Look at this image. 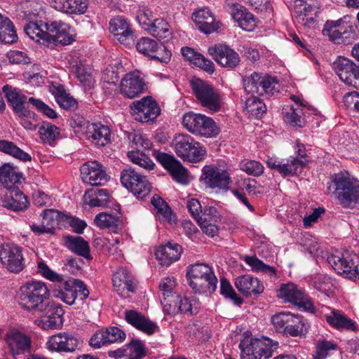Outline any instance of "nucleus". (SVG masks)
I'll list each match as a JSON object with an SVG mask.
<instances>
[{
  "mask_svg": "<svg viewBox=\"0 0 359 359\" xmlns=\"http://www.w3.org/2000/svg\"><path fill=\"white\" fill-rule=\"evenodd\" d=\"M6 341L13 357L30 353L31 338L19 330H12L8 332L6 334Z\"/></svg>",
  "mask_w": 359,
  "mask_h": 359,
  "instance_id": "nucleus-22",
  "label": "nucleus"
},
{
  "mask_svg": "<svg viewBox=\"0 0 359 359\" xmlns=\"http://www.w3.org/2000/svg\"><path fill=\"white\" fill-rule=\"evenodd\" d=\"M262 341V346H260V351L258 353L261 356V359H269L272 357L273 352L278 348V344L273 341L269 338L260 339Z\"/></svg>",
  "mask_w": 359,
  "mask_h": 359,
  "instance_id": "nucleus-62",
  "label": "nucleus"
},
{
  "mask_svg": "<svg viewBox=\"0 0 359 359\" xmlns=\"http://www.w3.org/2000/svg\"><path fill=\"white\" fill-rule=\"evenodd\" d=\"M127 156L132 163L147 170L149 171L154 169L155 163L153 161L140 150H131L128 152Z\"/></svg>",
  "mask_w": 359,
  "mask_h": 359,
  "instance_id": "nucleus-47",
  "label": "nucleus"
},
{
  "mask_svg": "<svg viewBox=\"0 0 359 359\" xmlns=\"http://www.w3.org/2000/svg\"><path fill=\"white\" fill-rule=\"evenodd\" d=\"M316 0H295L293 19L295 23L311 27L315 24V17L318 11Z\"/></svg>",
  "mask_w": 359,
  "mask_h": 359,
  "instance_id": "nucleus-12",
  "label": "nucleus"
},
{
  "mask_svg": "<svg viewBox=\"0 0 359 359\" xmlns=\"http://www.w3.org/2000/svg\"><path fill=\"white\" fill-rule=\"evenodd\" d=\"M180 296L175 292V295L163 297L162 304L163 311L168 315L176 316L180 313Z\"/></svg>",
  "mask_w": 359,
  "mask_h": 359,
  "instance_id": "nucleus-56",
  "label": "nucleus"
},
{
  "mask_svg": "<svg viewBox=\"0 0 359 359\" xmlns=\"http://www.w3.org/2000/svg\"><path fill=\"white\" fill-rule=\"evenodd\" d=\"M56 8L68 14H83L88 6V0H57Z\"/></svg>",
  "mask_w": 359,
  "mask_h": 359,
  "instance_id": "nucleus-36",
  "label": "nucleus"
},
{
  "mask_svg": "<svg viewBox=\"0 0 359 359\" xmlns=\"http://www.w3.org/2000/svg\"><path fill=\"white\" fill-rule=\"evenodd\" d=\"M136 48L145 56L161 62L167 63L171 58V52L164 45L148 37L141 38L136 44Z\"/></svg>",
  "mask_w": 359,
  "mask_h": 359,
  "instance_id": "nucleus-13",
  "label": "nucleus"
},
{
  "mask_svg": "<svg viewBox=\"0 0 359 359\" xmlns=\"http://www.w3.org/2000/svg\"><path fill=\"white\" fill-rule=\"evenodd\" d=\"M36 312L41 315L37 325L43 330H56L63 325L65 312L59 304L49 301Z\"/></svg>",
  "mask_w": 359,
  "mask_h": 359,
  "instance_id": "nucleus-10",
  "label": "nucleus"
},
{
  "mask_svg": "<svg viewBox=\"0 0 359 359\" xmlns=\"http://www.w3.org/2000/svg\"><path fill=\"white\" fill-rule=\"evenodd\" d=\"M248 2L252 8L263 15L264 18L269 17L273 13L271 0H248Z\"/></svg>",
  "mask_w": 359,
  "mask_h": 359,
  "instance_id": "nucleus-61",
  "label": "nucleus"
},
{
  "mask_svg": "<svg viewBox=\"0 0 359 359\" xmlns=\"http://www.w3.org/2000/svg\"><path fill=\"white\" fill-rule=\"evenodd\" d=\"M233 18L238 23V25L244 30L251 31L255 26V19L254 15L247 11L243 6L237 8V11L233 13Z\"/></svg>",
  "mask_w": 359,
  "mask_h": 359,
  "instance_id": "nucleus-44",
  "label": "nucleus"
},
{
  "mask_svg": "<svg viewBox=\"0 0 359 359\" xmlns=\"http://www.w3.org/2000/svg\"><path fill=\"white\" fill-rule=\"evenodd\" d=\"M327 262L337 273L354 281L359 280V259L356 255H332L327 257Z\"/></svg>",
  "mask_w": 359,
  "mask_h": 359,
  "instance_id": "nucleus-8",
  "label": "nucleus"
},
{
  "mask_svg": "<svg viewBox=\"0 0 359 359\" xmlns=\"http://www.w3.org/2000/svg\"><path fill=\"white\" fill-rule=\"evenodd\" d=\"M131 139V147L133 150H140V148L149 149L152 147V142L144 135L134 133L129 136Z\"/></svg>",
  "mask_w": 359,
  "mask_h": 359,
  "instance_id": "nucleus-64",
  "label": "nucleus"
},
{
  "mask_svg": "<svg viewBox=\"0 0 359 359\" xmlns=\"http://www.w3.org/2000/svg\"><path fill=\"white\" fill-rule=\"evenodd\" d=\"M151 202L156 210L157 213L161 215L165 220L170 224L176 223L177 220V215L173 213L168 203L160 196L154 195Z\"/></svg>",
  "mask_w": 359,
  "mask_h": 359,
  "instance_id": "nucleus-43",
  "label": "nucleus"
},
{
  "mask_svg": "<svg viewBox=\"0 0 359 359\" xmlns=\"http://www.w3.org/2000/svg\"><path fill=\"white\" fill-rule=\"evenodd\" d=\"M234 284L238 290L246 297L252 294H259L264 291V286L259 280L248 275L236 278Z\"/></svg>",
  "mask_w": 359,
  "mask_h": 359,
  "instance_id": "nucleus-30",
  "label": "nucleus"
},
{
  "mask_svg": "<svg viewBox=\"0 0 359 359\" xmlns=\"http://www.w3.org/2000/svg\"><path fill=\"white\" fill-rule=\"evenodd\" d=\"M0 18H1L0 20V41L6 43H12L16 41L18 36L13 22L8 18L2 15L1 13Z\"/></svg>",
  "mask_w": 359,
  "mask_h": 359,
  "instance_id": "nucleus-42",
  "label": "nucleus"
},
{
  "mask_svg": "<svg viewBox=\"0 0 359 359\" xmlns=\"http://www.w3.org/2000/svg\"><path fill=\"white\" fill-rule=\"evenodd\" d=\"M206 156L204 147L189 135L181 134V158L192 163L200 162Z\"/></svg>",
  "mask_w": 359,
  "mask_h": 359,
  "instance_id": "nucleus-18",
  "label": "nucleus"
},
{
  "mask_svg": "<svg viewBox=\"0 0 359 359\" xmlns=\"http://www.w3.org/2000/svg\"><path fill=\"white\" fill-rule=\"evenodd\" d=\"M21 174L18 172L17 168L10 164H4L0 168V183H1L6 189L16 187L15 184L20 182Z\"/></svg>",
  "mask_w": 359,
  "mask_h": 359,
  "instance_id": "nucleus-38",
  "label": "nucleus"
},
{
  "mask_svg": "<svg viewBox=\"0 0 359 359\" xmlns=\"http://www.w3.org/2000/svg\"><path fill=\"white\" fill-rule=\"evenodd\" d=\"M327 323L338 330H355V323L344 314L341 311L333 309L329 313L324 315Z\"/></svg>",
  "mask_w": 359,
  "mask_h": 359,
  "instance_id": "nucleus-29",
  "label": "nucleus"
},
{
  "mask_svg": "<svg viewBox=\"0 0 359 359\" xmlns=\"http://www.w3.org/2000/svg\"><path fill=\"white\" fill-rule=\"evenodd\" d=\"M65 245L69 250L75 254L83 257L87 259H91L90 247L88 243L81 236H69L65 237Z\"/></svg>",
  "mask_w": 359,
  "mask_h": 359,
  "instance_id": "nucleus-35",
  "label": "nucleus"
},
{
  "mask_svg": "<svg viewBox=\"0 0 359 359\" xmlns=\"http://www.w3.org/2000/svg\"><path fill=\"white\" fill-rule=\"evenodd\" d=\"M305 324L303 318L289 313L285 333L292 337H297L304 332Z\"/></svg>",
  "mask_w": 359,
  "mask_h": 359,
  "instance_id": "nucleus-51",
  "label": "nucleus"
},
{
  "mask_svg": "<svg viewBox=\"0 0 359 359\" xmlns=\"http://www.w3.org/2000/svg\"><path fill=\"white\" fill-rule=\"evenodd\" d=\"M146 83L140 71L126 74L121 82V93L128 98H133L143 93Z\"/></svg>",
  "mask_w": 359,
  "mask_h": 359,
  "instance_id": "nucleus-20",
  "label": "nucleus"
},
{
  "mask_svg": "<svg viewBox=\"0 0 359 359\" xmlns=\"http://www.w3.org/2000/svg\"><path fill=\"white\" fill-rule=\"evenodd\" d=\"M154 156L177 182H180V162L172 155L154 151Z\"/></svg>",
  "mask_w": 359,
  "mask_h": 359,
  "instance_id": "nucleus-32",
  "label": "nucleus"
},
{
  "mask_svg": "<svg viewBox=\"0 0 359 359\" xmlns=\"http://www.w3.org/2000/svg\"><path fill=\"white\" fill-rule=\"evenodd\" d=\"M260 346H262L260 339L245 338L239 344L241 358L243 359H261V356L258 353V351H260Z\"/></svg>",
  "mask_w": 359,
  "mask_h": 359,
  "instance_id": "nucleus-37",
  "label": "nucleus"
},
{
  "mask_svg": "<svg viewBox=\"0 0 359 359\" xmlns=\"http://www.w3.org/2000/svg\"><path fill=\"white\" fill-rule=\"evenodd\" d=\"M2 91L6 97L7 102L15 114L22 113V111L27 112L25 104L27 100V97L20 90L7 84L4 86Z\"/></svg>",
  "mask_w": 359,
  "mask_h": 359,
  "instance_id": "nucleus-28",
  "label": "nucleus"
},
{
  "mask_svg": "<svg viewBox=\"0 0 359 359\" xmlns=\"http://www.w3.org/2000/svg\"><path fill=\"white\" fill-rule=\"evenodd\" d=\"M240 168L247 174L256 177L262 175L264 170L262 163L252 160H243L240 163Z\"/></svg>",
  "mask_w": 359,
  "mask_h": 359,
  "instance_id": "nucleus-58",
  "label": "nucleus"
},
{
  "mask_svg": "<svg viewBox=\"0 0 359 359\" xmlns=\"http://www.w3.org/2000/svg\"><path fill=\"white\" fill-rule=\"evenodd\" d=\"M67 215L56 210H45L43 215L42 223L45 226L52 227V233H54L55 226L60 222L65 221Z\"/></svg>",
  "mask_w": 359,
  "mask_h": 359,
  "instance_id": "nucleus-52",
  "label": "nucleus"
},
{
  "mask_svg": "<svg viewBox=\"0 0 359 359\" xmlns=\"http://www.w3.org/2000/svg\"><path fill=\"white\" fill-rule=\"evenodd\" d=\"M0 260L11 272L18 273L25 267L24 258L20 248L5 245L0 250Z\"/></svg>",
  "mask_w": 359,
  "mask_h": 359,
  "instance_id": "nucleus-21",
  "label": "nucleus"
},
{
  "mask_svg": "<svg viewBox=\"0 0 359 359\" xmlns=\"http://www.w3.org/2000/svg\"><path fill=\"white\" fill-rule=\"evenodd\" d=\"M277 296L285 302L292 303L306 310L313 308L311 299L294 283L282 285L278 291Z\"/></svg>",
  "mask_w": 359,
  "mask_h": 359,
  "instance_id": "nucleus-14",
  "label": "nucleus"
},
{
  "mask_svg": "<svg viewBox=\"0 0 359 359\" xmlns=\"http://www.w3.org/2000/svg\"><path fill=\"white\" fill-rule=\"evenodd\" d=\"M220 291L222 294L232 299L236 304L240 305L243 303V299L236 294L229 281L226 278L220 280Z\"/></svg>",
  "mask_w": 359,
  "mask_h": 359,
  "instance_id": "nucleus-63",
  "label": "nucleus"
},
{
  "mask_svg": "<svg viewBox=\"0 0 359 359\" xmlns=\"http://www.w3.org/2000/svg\"><path fill=\"white\" fill-rule=\"evenodd\" d=\"M79 344V339L73 334L65 332L51 336L47 342L50 350L64 353L74 352Z\"/></svg>",
  "mask_w": 359,
  "mask_h": 359,
  "instance_id": "nucleus-23",
  "label": "nucleus"
},
{
  "mask_svg": "<svg viewBox=\"0 0 359 359\" xmlns=\"http://www.w3.org/2000/svg\"><path fill=\"white\" fill-rule=\"evenodd\" d=\"M201 180L210 189L227 190L231 178L227 170L215 165H207L202 169Z\"/></svg>",
  "mask_w": 359,
  "mask_h": 359,
  "instance_id": "nucleus-9",
  "label": "nucleus"
},
{
  "mask_svg": "<svg viewBox=\"0 0 359 359\" xmlns=\"http://www.w3.org/2000/svg\"><path fill=\"white\" fill-rule=\"evenodd\" d=\"M332 69L345 84L359 89V66L353 61L339 57L333 62Z\"/></svg>",
  "mask_w": 359,
  "mask_h": 359,
  "instance_id": "nucleus-11",
  "label": "nucleus"
},
{
  "mask_svg": "<svg viewBox=\"0 0 359 359\" xmlns=\"http://www.w3.org/2000/svg\"><path fill=\"white\" fill-rule=\"evenodd\" d=\"M95 223L102 229L108 228L115 230L121 222L119 217L107 212L97 215L94 219Z\"/></svg>",
  "mask_w": 359,
  "mask_h": 359,
  "instance_id": "nucleus-53",
  "label": "nucleus"
},
{
  "mask_svg": "<svg viewBox=\"0 0 359 359\" xmlns=\"http://www.w3.org/2000/svg\"><path fill=\"white\" fill-rule=\"evenodd\" d=\"M126 356L128 358L143 359L147 355L144 344L140 339H133L126 344Z\"/></svg>",
  "mask_w": 359,
  "mask_h": 359,
  "instance_id": "nucleus-54",
  "label": "nucleus"
},
{
  "mask_svg": "<svg viewBox=\"0 0 359 359\" xmlns=\"http://www.w3.org/2000/svg\"><path fill=\"white\" fill-rule=\"evenodd\" d=\"M197 130L195 135L206 138L215 137L220 132L215 121L204 114L201 116Z\"/></svg>",
  "mask_w": 359,
  "mask_h": 359,
  "instance_id": "nucleus-40",
  "label": "nucleus"
},
{
  "mask_svg": "<svg viewBox=\"0 0 359 359\" xmlns=\"http://www.w3.org/2000/svg\"><path fill=\"white\" fill-rule=\"evenodd\" d=\"M88 134L89 137L97 146L103 147L110 142V130L102 124L93 123Z\"/></svg>",
  "mask_w": 359,
  "mask_h": 359,
  "instance_id": "nucleus-41",
  "label": "nucleus"
},
{
  "mask_svg": "<svg viewBox=\"0 0 359 359\" xmlns=\"http://www.w3.org/2000/svg\"><path fill=\"white\" fill-rule=\"evenodd\" d=\"M47 30L46 36V43L50 44H69L72 38L69 33V27L67 24L61 21H53L43 25Z\"/></svg>",
  "mask_w": 359,
  "mask_h": 359,
  "instance_id": "nucleus-17",
  "label": "nucleus"
},
{
  "mask_svg": "<svg viewBox=\"0 0 359 359\" xmlns=\"http://www.w3.org/2000/svg\"><path fill=\"white\" fill-rule=\"evenodd\" d=\"M0 151L22 161H30L31 156L20 149L13 142L0 140Z\"/></svg>",
  "mask_w": 359,
  "mask_h": 359,
  "instance_id": "nucleus-45",
  "label": "nucleus"
},
{
  "mask_svg": "<svg viewBox=\"0 0 359 359\" xmlns=\"http://www.w3.org/2000/svg\"><path fill=\"white\" fill-rule=\"evenodd\" d=\"M190 86L202 107L212 112L220 110L221 95L212 85L202 79L194 78L190 81Z\"/></svg>",
  "mask_w": 359,
  "mask_h": 359,
  "instance_id": "nucleus-5",
  "label": "nucleus"
},
{
  "mask_svg": "<svg viewBox=\"0 0 359 359\" xmlns=\"http://www.w3.org/2000/svg\"><path fill=\"white\" fill-rule=\"evenodd\" d=\"M181 54L191 64L200 67L203 71L209 74H212L215 72L214 63L201 53L196 52L194 49L189 47L182 48Z\"/></svg>",
  "mask_w": 359,
  "mask_h": 359,
  "instance_id": "nucleus-31",
  "label": "nucleus"
},
{
  "mask_svg": "<svg viewBox=\"0 0 359 359\" xmlns=\"http://www.w3.org/2000/svg\"><path fill=\"white\" fill-rule=\"evenodd\" d=\"M156 258L163 266H169L178 258V244L168 242L159 246L155 252Z\"/></svg>",
  "mask_w": 359,
  "mask_h": 359,
  "instance_id": "nucleus-34",
  "label": "nucleus"
},
{
  "mask_svg": "<svg viewBox=\"0 0 359 359\" xmlns=\"http://www.w3.org/2000/svg\"><path fill=\"white\" fill-rule=\"evenodd\" d=\"M245 109L251 116L257 118L261 117L266 111V104L255 95L245 101Z\"/></svg>",
  "mask_w": 359,
  "mask_h": 359,
  "instance_id": "nucleus-55",
  "label": "nucleus"
},
{
  "mask_svg": "<svg viewBox=\"0 0 359 359\" xmlns=\"http://www.w3.org/2000/svg\"><path fill=\"white\" fill-rule=\"evenodd\" d=\"M245 262L252 268V270L255 271L263 272L271 277H276V269L269 265L265 264L255 256H246Z\"/></svg>",
  "mask_w": 359,
  "mask_h": 359,
  "instance_id": "nucleus-49",
  "label": "nucleus"
},
{
  "mask_svg": "<svg viewBox=\"0 0 359 359\" xmlns=\"http://www.w3.org/2000/svg\"><path fill=\"white\" fill-rule=\"evenodd\" d=\"M203 114L189 112L184 114L181 121L184 128L192 134H196Z\"/></svg>",
  "mask_w": 359,
  "mask_h": 359,
  "instance_id": "nucleus-57",
  "label": "nucleus"
},
{
  "mask_svg": "<svg viewBox=\"0 0 359 359\" xmlns=\"http://www.w3.org/2000/svg\"><path fill=\"white\" fill-rule=\"evenodd\" d=\"M72 72L76 75L78 80L86 88H93L95 80L93 69L83 62H76L71 67Z\"/></svg>",
  "mask_w": 359,
  "mask_h": 359,
  "instance_id": "nucleus-33",
  "label": "nucleus"
},
{
  "mask_svg": "<svg viewBox=\"0 0 359 359\" xmlns=\"http://www.w3.org/2000/svg\"><path fill=\"white\" fill-rule=\"evenodd\" d=\"M73 279L62 283V287L58 291L57 297L69 305L74 303L77 298L76 287H74Z\"/></svg>",
  "mask_w": 359,
  "mask_h": 359,
  "instance_id": "nucleus-50",
  "label": "nucleus"
},
{
  "mask_svg": "<svg viewBox=\"0 0 359 359\" xmlns=\"http://www.w3.org/2000/svg\"><path fill=\"white\" fill-rule=\"evenodd\" d=\"M50 291L46 283L41 281H27L20 287L18 303L29 311L36 312L49 302Z\"/></svg>",
  "mask_w": 359,
  "mask_h": 359,
  "instance_id": "nucleus-1",
  "label": "nucleus"
},
{
  "mask_svg": "<svg viewBox=\"0 0 359 359\" xmlns=\"http://www.w3.org/2000/svg\"><path fill=\"white\" fill-rule=\"evenodd\" d=\"M130 108L136 115L135 119L144 123L156 119L161 113L158 104L149 96L134 101Z\"/></svg>",
  "mask_w": 359,
  "mask_h": 359,
  "instance_id": "nucleus-16",
  "label": "nucleus"
},
{
  "mask_svg": "<svg viewBox=\"0 0 359 359\" xmlns=\"http://www.w3.org/2000/svg\"><path fill=\"white\" fill-rule=\"evenodd\" d=\"M306 167V161L299 159L298 157L290 156L283 163L280 175L283 177L297 176L302 173Z\"/></svg>",
  "mask_w": 359,
  "mask_h": 359,
  "instance_id": "nucleus-39",
  "label": "nucleus"
},
{
  "mask_svg": "<svg viewBox=\"0 0 359 359\" xmlns=\"http://www.w3.org/2000/svg\"><path fill=\"white\" fill-rule=\"evenodd\" d=\"M245 91L252 95L269 97L279 92V83L276 77L253 72L243 77Z\"/></svg>",
  "mask_w": 359,
  "mask_h": 359,
  "instance_id": "nucleus-4",
  "label": "nucleus"
},
{
  "mask_svg": "<svg viewBox=\"0 0 359 359\" xmlns=\"http://www.w3.org/2000/svg\"><path fill=\"white\" fill-rule=\"evenodd\" d=\"M39 133L43 142L50 144L59 137L60 129L51 123L43 122L39 128Z\"/></svg>",
  "mask_w": 359,
  "mask_h": 359,
  "instance_id": "nucleus-48",
  "label": "nucleus"
},
{
  "mask_svg": "<svg viewBox=\"0 0 359 359\" xmlns=\"http://www.w3.org/2000/svg\"><path fill=\"white\" fill-rule=\"evenodd\" d=\"M192 19L197 28L206 34L217 32L220 27V22L216 20L214 15L207 8L194 12Z\"/></svg>",
  "mask_w": 359,
  "mask_h": 359,
  "instance_id": "nucleus-25",
  "label": "nucleus"
},
{
  "mask_svg": "<svg viewBox=\"0 0 359 359\" xmlns=\"http://www.w3.org/2000/svg\"><path fill=\"white\" fill-rule=\"evenodd\" d=\"M46 23L42 21L39 22H29L25 25L24 30L30 39L37 42H41V41L46 42L45 35L47 34V30L43 25Z\"/></svg>",
  "mask_w": 359,
  "mask_h": 359,
  "instance_id": "nucleus-46",
  "label": "nucleus"
},
{
  "mask_svg": "<svg viewBox=\"0 0 359 359\" xmlns=\"http://www.w3.org/2000/svg\"><path fill=\"white\" fill-rule=\"evenodd\" d=\"M187 279L195 292L212 293L217 288V279L212 269L206 264L190 265L187 269Z\"/></svg>",
  "mask_w": 359,
  "mask_h": 359,
  "instance_id": "nucleus-2",
  "label": "nucleus"
},
{
  "mask_svg": "<svg viewBox=\"0 0 359 359\" xmlns=\"http://www.w3.org/2000/svg\"><path fill=\"white\" fill-rule=\"evenodd\" d=\"M335 190L334 194L340 204L349 208L359 201V181L347 172H340L332 177Z\"/></svg>",
  "mask_w": 359,
  "mask_h": 359,
  "instance_id": "nucleus-3",
  "label": "nucleus"
},
{
  "mask_svg": "<svg viewBox=\"0 0 359 359\" xmlns=\"http://www.w3.org/2000/svg\"><path fill=\"white\" fill-rule=\"evenodd\" d=\"M121 182L138 198H144L151 189V185L146 177L131 168L121 172Z\"/></svg>",
  "mask_w": 359,
  "mask_h": 359,
  "instance_id": "nucleus-6",
  "label": "nucleus"
},
{
  "mask_svg": "<svg viewBox=\"0 0 359 359\" xmlns=\"http://www.w3.org/2000/svg\"><path fill=\"white\" fill-rule=\"evenodd\" d=\"M28 204L27 196L17 187L7 189L0 201L1 205L13 211L24 210Z\"/></svg>",
  "mask_w": 359,
  "mask_h": 359,
  "instance_id": "nucleus-26",
  "label": "nucleus"
},
{
  "mask_svg": "<svg viewBox=\"0 0 359 359\" xmlns=\"http://www.w3.org/2000/svg\"><path fill=\"white\" fill-rule=\"evenodd\" d=\"M109 31L121 43L130 44L133 41V32L127 20L117 16L110 20Z\"/></svg>",
  "mask_w": 359,
  "mask_h": 359,
  "instance_id": "nucleus-27",
  "label": "nucleus"
},
{
  "mask_svg": "<svg viewBox=\"0 0 359 359\" xmlns=\"http://www.w3.org/2000/svg\"><path fill=\"white\" fill-rule=\"evenodd\" d=\"M83 182L92 186H102L108 181V175L97 161H88L81 167Z\"/></svg>",
  "mask_w": 359,
  "mask_h": 359,
  "instance_id": "nucleus-19",
  "label": "nucleus"
},
{
  "mask_svg": "<svg viewBox=\"0 0 359 359\" xmlns=\"http://www.w3.org/2000/svg\"><path fill=\"white\" fill-rule=\"evenodd\" d=\"M148 13H150L149 10H142L139 11L137 16L142 28L158 40L168 41L171 39L172 32L170 25L163 18L149 19Z\"/></svg>",
  "mask_w": 359,
  "mask_h": 359,
  "instance_id": "nucleus-7",
  "label": "nucleus"
},
{
  "mask_svg": "<svg viewBox=\"0 0 359 359\" xmlns=\"http://www.w3.org/2000/svg\"><path fill=\"white\" fill-rule=\"evenodd\" d=\"M125 319L128 323L147 335L154 334L159 331L156 323L137 311H125Z\"/></svg>",
  "mask_w": 359,
  "mask_h": 359,
  "instance_id": "nucleus-24",
  "label": "nucleus"
},
{
  "mask_svg": "<svg viewBox=\"0 0 359 359\" xmlns=\"http://www.w3.org/2000/svg\"><path fill=\"white\" fill-rule=\"evenodd\" d=\"M196 221L197 222H219L220 215L215 207L205 206Z\"/></svg>",
  "mask_w": 359,
  "mask_h": 359,
  "instance_id": "nucleus-59",
  "label": "nucleus"
},
{
  "mask_svg": "<svg viewBox=\"0 0 359 359\" xmlns=\"http://www.w3.org/2000/svg\"><path fill=\"white\" fill-rule=\"evenodd\" d=\"M208 53L222 67L233 69L241 62L238 53L224 44L219 43L210 46Z\"/></svg>",
  "mask_w": 359,
  "mask_h": 359,
  "instance_id": "nucleus-15",
  "label": "nucleus"
},
{
  "mask_svg": "<svg viewBox=\"0 0 359 359\" xmlns=\"http://www.w3.org/2000/svg\"><path fill=\"white\" fill-rule=\"evenodd\" d=\"M302 109H294L292 107L285 114V121L292 126L302 128L304 125V120L302 117Z\"/></svg>",
  "mask_w": 359,
  "mask_h": 359,
  "instance_id": "nucleus-60",
  "label": "nucleus"
}]
</instances>
